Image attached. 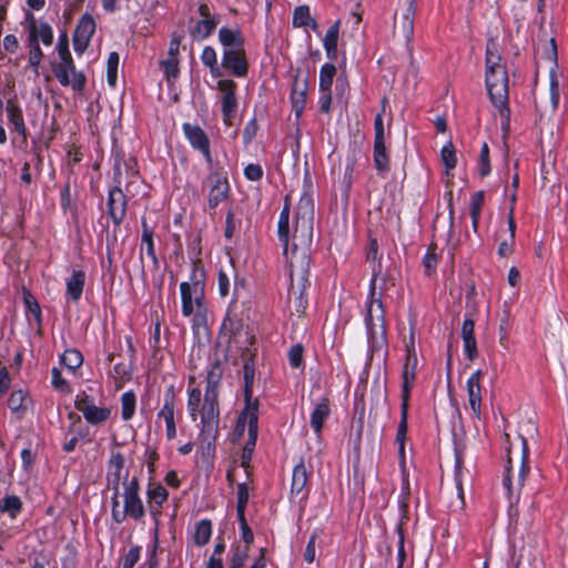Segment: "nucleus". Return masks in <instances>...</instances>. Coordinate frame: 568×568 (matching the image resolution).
Instances as JSON below:
<instances>
[{"label":"nucleus","instance_id":"f257e3e1","mask_svg":"<svg viewBox=\"0 0 568 568\" xmlns=\"http://www.w3.org/2000/svg\"><path fill=\"white\" fill-rule=\"evenodd\" d=\"M314 203L308 194H303L300 199L296 210V221L294 231L290 230V206L287 197L285 205L280 214L277 223V235L283 244L284 254L290 260L291 286L294 288L295 282L304 288L307 281L310 255L308 248L313 239Z\"/></svg>","mask_w":568,"mask_h":568},{"label":"nucleus","instance_id":"f03ea898","mask_svg":"<svg viewBox=\"0 0 568 568\" xmlns=\"http://www.w3.org/2000/svg\"><path fill=\"white\" fill-rule=\"evenodd\" d=\"M395 286V278L382 274V263L378 262L373 267V274L369 283V294L367 302V315L365 318L368 334L372 338L384 337L386 332L385 310L383 296Z\"/></svg>","mask_w":568,"mask_h":568},{"label":"nucleus","instance_id":"7ed1b4c3","mask_svg":"<svg viewBox=\"0 0 568 568\" xmlns=\"http://www.w3.org/2000/svg\"><path fill=\"white\" fill-rule=\"evenodd\" d=\"M204 288V271L195 264L190 281L180 284L182 315L191 318L194 331L207 325V305Z\"/></svg>","mask_w":568,"mask_h":568},{"label":"nucleus","instance_id":"20e7f679","mask_svg":"<svg viewBox=\"0 0 568 568\" xmlns=\"http://www.w3.org/2000/svg\"><path fill=\"white\" fill-rule=\"evenodd\" d=\"M486 87L493 104L499 110L500 116L508 120V73L495 42L489 41L486 48Z\"/></svg>","mask_w":568,"mask_h":568},{"label":"nucleus","instance_id":"39448f33","mask_svg":"<svg viewBox=\"0 0 568 568\" xmlns=\"http://www.w3.org/2000/svg\"><path fill=\"white\" fill-rule=\"evenodd\" d=\"M124 172L119 161L114 164L116 185L109 191L108 212L115 225H120L126 214L128 199L138 193L141 186L140 175L124 163Z\"/></svg>","mask_w":568,"mask_h":568},{"label":"nucleus","instance_id":"423d86ee","mask_svg":"<svg viewBox=\"0 0 568 568\" xmlns=\"http://www.w3.org/2000/svg\"><path fill=\"white\" fill-rule=\"evenodd\" d=\"M219 41L223 48L222 68L236 78H244L248 72V61L244 48L245 40L240 28L222 27Z\"/></svg>","mask_w":568,"mask_h":568},{"label":"nucleus","instance_id":"0eeeda50","mask_svg":"<svg viewBox=\"0 0 568 568\" xmlns=\"http://www.w3.org/2000/svg\"><path fill=\"white\" fill-rule=\"evenodd\" d=\"M140 484L136 477L123 481V491L119 489L111 498L112 518L122 524L126 518L140 521L145 515V508L140 497Z\"/></svg>","mask_w":568,"mask_h":568},{"label":"nucleus","instance_id":"6e6552de","mask_svg":"<svg viewBox=\"0 0 568 568\" xmlns=\"http://www.w3.org/2000/svg\"><path fill=\"white\" fill-rule=\"evenodd\" d=\"M220 376V372H216L214 368L209 372L207 386L201 410V435L209 444L214 442L219 434L217 383Z\"/></svg>","mask_w":568,"mask_h":568},{"label":"nucleus","instance_id":"1a4fd4ad","mask_svg":"<svg viewBox=\"0 0 568 568\" xmlns=\"http://www.w3.org/2000/svg\"><path fill=\"white\" fill-rule=\"evenodd\" d=\"M244 374V399H245V409L239 417L236 428L243 432L245 424H247V428H250L251 437L254 439L256 429H257V410H258V400L253 398V383H254V362L252 358L245 361L243 366Z\"/></svg>","mask_w":568,"mask_h":568},{"label":"nucleus","instance_id":"9d476101","mask_svg":"<svg viewBox=\"0 0 568 568\" xmlns=\"http://www.w3.org/2000/svg\"><path fill=\"white\" fill-rule=\"evenodd\" d=\"M75 408L82 413L87 423L93 426L104 424L112 415V408L108 406H98L95 398L88 393L81 390L74 399Z\"/></svg>","mask_w":568,"mask_h":568},{"label":"nucleus","instance_id":"9b49d317","mask_svg":"<svg viewBox=\"0 0 568 568\" xmlns=\"http://www.w3.org/2000/svg\"><path fill=\"white\" fill-rule=\"evenodd\" d=\"M52 71L63 87H71L75 92H82L87 78L81 71L75 70L73 59L61 60L52 65Z\"/></svg>","mask_w":568,"mask_h":568},{"label":"nucleus","instance_id":"f8f14e48","mask_svg":"<svg viewBox=\"0 0 568 568\" xmlns=\"http://www.w3.org/2000/svg\"><path fill=\"white\" fill-rule=\"evenodd\" d=\"M204 187L207 189V205L214 210L220 203L225 201L230 193V184L225 173L213 171L205 180Z\"/></svg>","mask_w":568,"mask_h":568},{"label":"nucleus","instance_id":"ddd939ff","mask_svg":"<svg viewBox=\"0 0 568 568\" xmlns=\"http://www.w3.org/2000/svg\"><path fill=\"white\" fill-rule=\"evenodd\" d=\"M237 84L231 79H220L216 89L220 93L222 104L223 121L226 125H231L237 111L236 91Z\"/></svg>","mask_w":568,"mask_h":568},{"label":"nucleus","instance_id":"4468645a","mask_svg":"<svg viewBox=\"0 0 568 568\" xmlns=\"http://www.w3.org/2000/svg\"><path fill=\"white\" fill-rule=\"evenodd\" d=\"M308 476L310 471L307 470L304 459L301 458L300 462L294 466L292 473V483H291V493L290 498L294 503L303 504L306 501L310 494L308 486Z\"/></svg>","mask_w":568,"mask_h":568},{"label":"nucleus","instance_id":"2eb2a0df","mask_svg":"<svg viewBox=\"0 0 568 568\" xmlns=\"http://www.w3.org/2000/svg\"><path fill=\"white\" fill-rule=\"evenodd\" d=\"M417 367V355L414 346V334H410L409 343H406V358L403 367L402 399L408 402L410 389L414 386Z\"/></svg>","mask_w":568,"mask_h":568},{"label":"nucleus","instance_id":"dca6fc26","mask_svg":"<svg viewBox=\"0 0 568 568\" xmlns=\"http://www.w3.org/2000/svg\"><path fill=\"white\" fill-rule=\"evenodd\" d=\"M95 31V21L90 14H84L79 20L73 34V48L78 53H83Z\"/></svg>","mask_w":568,"mask_h":568},{"label":"nucleus","instance_id":"f3484780","mask_svg":"<svg viewBox=\"0 0 568 568\" xmlns=\"http://www.w3.org/2000/svg\"><path fill=\"white\" fill-rule=\"evenodd\" d=\"M183 132L191 145L199 150L204 155L205 160L211 163L210 141L205 132L199 125L190 123L183 124Z\"/></svg>","mask_w":568,"mask_h":568},{"label":"nucleus","instance_id":"a211bd4d","mask_svg":"<svg viewBox=\"0 0 568 568\" xmlns=\"http://www.w3.org/2000/svg\"><path fill=\"white\" fill-rule=\"evenodd\" d=\"M175 414V396L173 390L169 389L164 394L163 406L158 413V418L163 419L166 427V438L169 440L175 438L176 426L174 420Z\"/></svg>","mask_w":568,"mask_h":568},{"label":"nucleus","instance_id":"6ab92c4d","mask_svg":"<svg viewBox=\"0 0 568 568\" xmlns=\"http://www.w3.org/2000/svg\"><path fill=\"white\" fill-rule=\"evenodd\" d=\"M483 376V372L480 369L474 372L467 379V394H468V403L469 407L475 417L478 419L481 415V386L480 379Z\"/></svg>","mask_w":568,"mask_h":568},{"label":"nucleus","instance_id":"aec40b11","mask_svg":"<svg viewBox=\"0 0 568 568\" xmlns=\"http://www.w3.org/2000/svg\"><path fill=\"white\" fill-rule=\"evenodd\" d=\"M124 463V456L120 452L111 453L108 468V483L109 487L113 493L115 491V494L120 489V484L123 478ZM124 479L128 480L126 475Z\"/></svg>","mask_w":568,"mask_h":568},{"label":"nucleus","instance_id":"412c9836","mask_svg":"<svg viewBox=\"0 0 568 568\" xmlns=\"http://www.w3.org/2000/svg\"><path fill=\"white\" fill-rule=\"evenodd\" d=\"M331 415L329 400L327 397L321 398L318 402L314 403L313 410L311 413V427L318 435L323 429V425L325 420Z\"/></svg>","mask_w":568,"mask_h":568},{"label":"nucleus","instance_id":"4be33fe9","mask_svg":"<svg viewBox=\"0 0 568 568\" xmlns=\"http://www.w3.org/2000/svg\"><path fill=\"white\" fill-rule=\"evenodd\" d=\"M475 322L471 317H466L462 326V337L464 342V352L469 361L477 356V343L474 335Z\"/></svg>","mask_w":568,"mask_h":568},{"label":"nucleus","instance_id":"5701e85b","mask_svg":"<svg viewBox=\"0 0 568 568\" xmlns=\"http://www.w3.org/2000/svg\"><path fill=\"white\" fill-rule=\"evenodd\" d=\"M6 110H7L9 123L13 125V129L16 130V132L18 134H20L21 136H23L26 139L27 138V128L24 124L21 108L13 100H9L7 102Z\"/></svg>","mask_w":568,"mask_h":568},{"label":"nucleus","instance_id":"b1692460","mask_svg":"<svg viewBox=\"0 0 568 568\" xmlns=\"http://www.w3.org/2000/svg\"><path fill=\"white\" fill-rule=\"evenodd\" d=\"M85 283V273L80 270H74L72 275L67 281V294L74 302H78L82 295Z\"/></svg>","mask_w":568,"mask_h":568},{"label":"nucleus","instance_id":"393cba45","mask_svg":"<svg viewBox=\"0 0 568 568\" xmlns=\"http://www.w3.org/2000/svg\"><path fill=\"white\" fill-rule=\"evenodd\" d=\"M292 24L294 28H312L317 29V22L311 16L310 7L306 4L298 6L294 9Z\"/></svg>","mask_w":568,"mask_h":568},{"label":"nucleus","instance_id":"a878e982","mask_svg":"<svg viewBox=\"0 0 568 568\" xmlns=\"http://www.w3.org/2000/svg\"><path fill=\"white\" fill-rule=\"evenodd\" d=\"M341 20H336L329 29L326 31V34L323 39V47L326 51V54L329 59H335L337 55V41L339 34Z\"/></svg>","mask_w":568,"mask_h":568},{"label":"nucleus","instance_id":"bb28decb","mask_svg":"<svg viewBox=\"0 0 568 568\" xmlns=\"http://www.w3.org/2000/svg\"><path fill=\"white\" fill-rule=\"evenodd\" d=\"M415 0H408V7L403 13L402 20L398 23V28L403 37L409 41L414 33V16H415Z\"/></svg>","mask_w":568,"mask_h":568},{"label":"nucleus","instance_id":"cd10ccee","mask_svg":"<svg viewBox=\"0 0 568 568\" xmlns=\"http://www.w3.org/2000/svg\"><path fill=\"white\" fill-rule=\"evenodd\" d=\"M42 42L44 45H51L53 42V30L47 22H40L29 32V43Z\"/></svg>","mask_w":568,"mask_h":568},{"label":"nucleus","instance_id":"c85d7f7f","mask_svg":"<svg viewBox=\"0 0 568 568\" xmlns=\"http://www.w3.org/2000/svg\"><path fill=\"white\" fill-rule=\"evenodd\" d=\"M291 100L296 116H300L306 103V82L295 80L291 93Z\"/></svg>","mask_w":568,"mask_h":568},{"label":"nucleus","instance_id":"c756f323","mask_svg":"<svg viewBox=\"0 0 568 568\" xmlns=\"http://www.w3.org/2000/svg\"><path fill=\"white\" fill-rule=\"evenodd\" d=\"M217 23L219 19H201L192 28L191 36L196 41H203L213 33Z\"/></svg>","mask_w":568,"mask_h":568},{"label":"nucleus","instance_id":"7c9ffc66","mask_svg":"<svg viewBox=\"0 0 568 568\" xmlns=\"http://www.w3.org/2000/svg\"><path fill=\"white\" fill-rule=\"evenodd\" d=\"M202 63L210 69V73L213 78H221L222 71L217 63V54L213 47H204L201 53Z\"/></svg>","mask_w":568,"mask_h":568},{"label":"nucleus","instance_id":"2f4dec72","mask_svg":"<svg viewBox=\"0 0 568 568\" xmlns=\"http://www.w3.org/2000/svg\"><path fill=\"white\" fill-rule=\"evenodd\" d=\"M484 205V192L478 191L474 193L469 202V214L471 217V226L475 233L478 231L479 219Z\"/></svg>","mask_w":568,"mask_h":568},{"label":"nucleus","instance_id":"473e14b6","mask_svg":"<svg viewBox=\"0 0 568 568\" xmlns=\"http://www.w3.org/2000/svg\"><path fill=\"white\" fill-rule=\"evenodd\" d=\"M373 159L375 168L379 173L384 174L389 170V159L385 142H374Z\"/></svg>","mask_w":568,"mask_h":568},{"label":"nucleus","instance_id":"72a5a7b5","mask_svg":"<svg viewBox=\"0 0 568 568\" xmlns=\"http://www.w3.org/2000/svg\"><path fill=\"white\" fill-rule=\"evenodd\" d=\"M28 393L23 389L13 390L8 398V407L12 413L24 414L27 410Z\"/></svg>","mask_w":568,"mask_h":568},{"label":"nucleus","instance_id":"f704fd0d","mask_svg":"<svg viewBox=\"0 0 568 568\" xmlns=\"http://www.w3.org/2000/svg\"><path fill=\"white\" fill-rule=\"evenodd\" d=\"M23 301L29 314V321H33L38 328L41 327L42 317H41V308L37 300L29 292H24Z\"/></svg>","mask_w":568,"mask_h":568},{"label":"nucleus","instance_id":"c9c22d12","mask_svg":"<svg viewBox=\"0 0 568 568\" xmlns=\"http://www.w3.org/2000/svg\"><path fill=\"white\" fill-rule=\"evenodd\" d=\"M212 535V524L207 519H203L196 524L193 535L194 542L197 546H204L209 542Z\"/></svg>","mask_w":568,"mask_h":568},{"label":"nucleus","instance_id":"e433bc0d","mask_svg":"<svg viewBox=\"0 0 568 568\" xmlns=\"http://www.w3.org/2000/svg\"><path fill=\"white\" fill-rule=\"evenodd\" d=\"M407 410H408V402L402 403V412H400V422L397 427L396 442L399 445V452L404 454V443L407 434Z\"/></svg>","mask_w":568,"mask_h":568},{"label":"nucleus","instance_id":"4c0bfd02","mask_svg":"<svg viewBox=\"0 0 568 568\" xmlns=\"http://www.w3.org/2000/svg\"><path fill=\"white\" fill-rule=\"evenodd\" d=\"M136 398L133 392H125L121 396V415L124 420L133 417Z\"/></svg>","mask_w":568,"mask_h":568},{"label":"nucleus","instance_id":"58836bf2","mask_svg":"<svg viewBox=\"0 0 568 568\" xmlns=\"http://www.w3.org/2000/svg\"><path fill=\"white\" fill-rule=\"evenodd\" d=\"M521 445H523V455H521V463L520 467L517 473L516 477V488L517 490H520L525 484L526 474L529 470L528 467V446L525 438H521Z\"/></svg>","mask_w":568,"mask_h":568},{"label":"nucleus","instance_id":"ea45409f","mask_svg":"<svg viewBox=\"0 0 568 568\" xmlns=\"http://www.w3.org/2000/svg\"><path fill=\"white\" fill-rule=\"evenodd\" d=\"M336 68L332 63H325L320 71V91H331Z\"/></svg>","mask_w":568,"mask_h":568},{"label":"nucleus","instance_id":"a19ab883","mask_svg":"<svg viewBox=\"0 0 568 568\" xmlns=\"http://www.w3.org/2000/svg\"><path fill=\"white\" fill-rule=\"evenodd\" d=\"M61 363L70 371H75L79 368L83 363L82 354L74 349H65L64 353L61 356Z\"/></svg>","mask_w":568,"mask_h":568},{"label":"nucleus","instance_id":"79ce46f5","mask_svg":"<svg viewBox=\"0 0 568 568\" xmlns=\"http://www.w3.org/2000/svg\"><path fill=\"white\" fill-rule=\"evenodd\" d=\"M21 508L22 503L18 496H7L0 500V510L8 513L11 518H16V516L21 511Z\"/></svg>","mask_w":568,"mask_h":568},{"label":"nucleus","instance_id":"37998d69","mask_svg":"<svg viewBox=\"0 0 568 568\" xmlns=\"http://www.w3.org/2000/svg\"><path fill=\"white\" fill-rule=\"evenodd\" d=\"M232 551L230 568H243L250 555V547L237 545L233 547Z\"/></svg>","mask_w":568,"mask_h":568},{"label":"nucleus","instance_id":"c03bdc74","mask_svg":"<svg viewBox=\"0 0 568 568\" xmlns=\"http://www.w3.org/2000/svg\"><path fill=\"white\" fill-rule=\"evenodd\" d=\"M142 242L146 245L148 256L156 264L158 258L155 255L154 243H153V231L148 226L145 221H142Z\"/></svg>","mask_w":568,"mask_h":568},{"label":"nucleus","instance_id":"a18cd8bd","mask_svg":"<svg viewBox=\"0 0 568 568\" xmlns=\"http://www.w3.org/2000/svg\"><path fill=\"white\" fill-rule=\"evenodd\" d=\"M440 156H442V161L445 164L447 171H450L456 166L457 159H456L455 148L452 142H449L443 146Z\"/></svg>","mask_w":568,"mask_h":568},{"label":"nucleus","instance_id":"49530a36","mask_svg":"<svg viewBox=\"0 0 568 568\" xmlns=\"http://www.w3.org/2000/svg\"><path fill=\"white\" fill-rule=\"evenodd\" d=\"M110 374L116 383L126 382L131 377V366L125 363H118L113 366V369L110 371Z\"/></svg>","mask_w":568,"mask_h":568},{"label":"nucleus","instance_id":"de8ad7c7","mask_svg":"<svg viewBox=\"0 0 568 568\" xmlns=\"http://www.w3.org/2000/svg\"><path fill=\"white\" fill-rule=\"evenodd\" d=\"M168 496V490L161 485L148 490V501L156 505H163L166 501Z\"/></svg>","mask_w":568,"mask_h":568},{"label":"nucleus","instance_id":"09e8293b","mask_svg":"<svg viewBox=\"0 0 568 568\" xmlns=\"http://www.w3.org/2000/svg\"><path fill=\"white\" fill-rule=\"evenodd\" d=\"M120 57L116 52H111L108 58V83L112 87L116 83V71Z\"/></svg>","mask_w":568,"mask_h":568},{"label":"nucleus","instance_id":"8fccbe9b","mask_svg":"<svg viewBox=\"0 0 568 568\" xmlns=\"http://www.w3.org/2000/svg\"><path fill=\"white\" fill-rule=\"evenodd\" d=\"M248 487L246 486V484H239L236 505L237 517H242V515H245V508L248 501Z\"/></svg>","mask_w":568,"mask_h":568},{"label":"nucleus","instance_id":"3c124183","mask_svg":"<svg viewBox=\"0 0 568 568\" xmlns=\"http://www.w3.org/2000/svg\"><path fill=\"white\" fill-rule=\"evenodd\" d=\"M479 174L481 176H487L490 173V163H489V148L487 143H484L479 154Z\"/></svg>","mask_w":568,"mask_h":568},{"label":"nucleus","instance_id":"603ef678","mask_svg":"<svg viewBox=\"0 0 568 568\" xmlns=\"http://www.w3.org/2000/svg\"><path fill=\"white\" fill-rule=\"evenodd\" d=\"M164 73L168 79H176L179 74V59L168 58L161 62Z\"/></svg>","mask_w":568,"mask_h":568},{"label":"nucleus","instance_id":"864d4df0","mask_svg":"<svg viewBox=\"0 0 568 568\" xmlns=\"http://www.w3.org/2000/svg\"><path fill=\"white\" fill-rule=\"evenodd\" d=\"M201 403V390L199 388H192L189 392L187 409L193 419H195L197 407Z\"/></svg>","mask_w":568,"mask_h":568},{"label":"nucleus","instance_id":"5fc2aeb1","mask_svg":"<svg viewBox=\"0 0 568 568\" xmlns=\"http://www.w3.org/2000/svg\"><path fill=\"white\" fill-rule=\"evenodd\" d=\"M288 362L293 368L301 367L303 363V347L300 344L292 346L288 351Z\"/></svg>","mask_w":568,"mask_h":568},{"label":"nucleus","instance_id":"6e6d98bb","mask_svg":"<svg viewBox=\"0 0 568 568\" xmlns=\"http://www.w3.org/2000/svg\"><path fill=\"white\" fill-rule=\"evenodd\" d=\"M57 51H58L60 61L72 59V55L69 50L68 34L65 32L61 33L59 37V41L57 44Z\"/></svg>","mask_w":568,"mask_h":568},{"label":"nucleus","instance_id":"4d7b16f0","mask_svg":"<svg viewBox=\"0 0 568 568\" xmlns=\"http://www.w3.org/2000/svg\"><path fill=\"white\" fill-rule=\"evenodd\" d=\"M140 552L141 547L139 546L130 548L123 558L122 568H134L135 564L140 559Z\"/></svg>","mask_w":568,"mask_h":568},{"label":"nucleus","instance_id":"13d9d810","mask_svg":"<svg viewBox=\"0 0 568 568\" xmlns=\"http://www.w3.org/2000/svg\"><path fill=\"white\" fill-rule=\"evenodd\" d=\"M256 438H257V433L255 434V438L253 439L251 437V433L248 432V440L243 449V453H242V466L247 469L248 468V464H250V460L252 458V454H253V449H254V446L256 444Z\"/></svg>","mask_w":568,"mask_h":568},{"label":"nucleus","instance_id":"bf43d9fd","mask_svg":"<svg viewBox=\"0 0 568 568\" xmlns=\"http://www.w3.org/2000/svg\"><path fill=\"white\" fill-rule=\"evenodd\" d=\"M30 44V52H29V64L32 67V69L37 72L38 67L41 62V59L43 57L42 50L39 45V43H29Z\"/></svg>","mask_w":568,"mask_h":568},{"label":"nucleus","instance_id":"052dcab7","mask_svg":"<svg viewBox=\"0 0 568 568\" xmlns=\"http://www.w3.org/2000/svg\"><path fill=\"white\" fill-rule=\"evenodd\" d=\"M385 109L383 108L382 112L377 113L374 120V130L375 138L374 142H385V129H384V120L383 113Z\"/></svg>","mask_w":568,"mask_h":568},{"label":"nucleus","instance_id":"680f3d73","mask_svg":"<svg viewBox=\"0 0 568 568\" xmlns=\"http://www.w3.org/2000/svg\"><path fill=\"white\" fill-rule=\"evenodd\" d=\"M239 521H240V526H241L243 545L251 547V545L254 540V535L245 519V515H242V517H239Z\"/></svg>","mask_w":568,"mask_h":568},{"label":"nucleus","instance_id":"e2e57ef3","mask_svg":"<svg viewBox=\"0 0 568 568\" xmlns=\"http://www.w3.org/2000/svg\"><path fill=\"white\" fill-rule=\"evenodd\" d=\"M219 293L222 297H225L230 293L231 280L224 271H220L217 275Z\"/></svg>","mask_w":568,"mask_h":568},{"label":"nucleus","instance_id":"0e129e2a","mask_svg":"<svg viewBox=\"0 0 568 568\" xmlns=\"http://www.w3.org/2000/svg\"><path fill=\"white\" fill-rule=\"evenodd\" d=\"M423 265L427 274H430L435 271L437 265V256L432 247L427 250V253L423 258Z\"/></svg>","mask_w":568,"mask_h":568},{"label":"nucleus","instance_id":"69168bd1","mask_svg":"<svg viewBox=\"0 0 568 568\" xmlns=\"http://www.w3.org/2000/svg\"><path fill=\"white\" fill-rule=\"evenodd\" d=\"M244 175L250 181H258L263 176V170L261 165L252 163L244 169Z\"/></svg>","mask_w":568,"mask_h":568},{"label":"nucleus","instance_id":"338daca9","mask_svg":"<svg viewBox=\"0 0 568 568\" xmlns=\"http://www.w3.org/2000/svg\"><path fill=\"white\" fill-rule=\"evenodd\" d=\"M315 556H316V534H313L311 537H310V540L306 545V549H305V552H304V558L307 562H313L315 560Z\"/></svg>","mask_w":568,"mask_h":568},{"label":"nucleus","instance_id":"774afa93","mask_svg":"<svg viewBox=\"0 0 568 568\" xmlns=\"http://www.w3.org/2000/svg\"><path fill=\"white\" fill-rule=\"evenodd\" d=\"M332 103V94L331 91H321V97L318 100L320 110L324 113H328L331 111Z\"/></svg>","mask_w":568,"mask_h":568}]
</instances>
